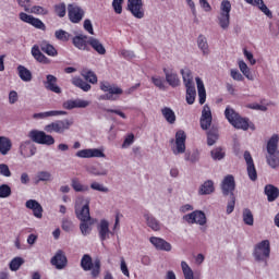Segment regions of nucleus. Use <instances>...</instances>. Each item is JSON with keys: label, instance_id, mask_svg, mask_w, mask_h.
<instances>
[{"label": "nucleus", "instance_id": "obj_3", "mask_svg": "<svg viewBox=\"0 0 279 279\" xmlns=\"http://www.w3.org/2000/svg\"><path fill=\"white\" fill-rule=\"evenodd\" d=\"M225 117L228 119L229 123L236 128L238 130H248L250 129V120L245 118H241L234 109L227 107L225 110Z\"/></svg>", "mask_w": 279, "mask_h": 279}, {"label": "nucleus", "instance_id": "obj_58", "mask_svg": "<svg viewBox=\"0 0 279 279\" xmlns=\"http://www.w3.org/2000/svg\"><path fill=\"white\" fill-rule=\"evenodd\" d=\"M243 53H244V58H246L247 62H248L252 66H254V64H256V59H254V54H253L251 51H248L247 48H244V49H243Z\"/></svg>", "mask_w": 279, "mask_h": 279}, {"label": "nucleus", "instance_id": "obj_39", "mask_svg": "<svg viewBox=\"0 0 279 279\" xmlns=\"http://www.w3.org/2000/svg\"><path fill=\"white\" fill-rule=\"evenodd\" d=\"M161 113L163 119H166L168 123H175V112L171 108L165 107L163 109H161Z\"/></svg>", "mask_w": 279, "mask_h": 279}, {"label": "nucleus", "instance_id": "obj_45", "mask_svg": "<svg viewBox=\"0 0 279 279\" xmlns=\"http://www.w3.org/2000/svg\"><path fill=\"white\" fill-rule=\"evenodd\" d=\"M72 84L74 86H77V88H81L82 90H84L85 93H88V90H90V84L84 82L82 78L80 77H74L72 78Z\"/></svg>", "mask_w": 279, "mask_h": 279}, {"label": "nucleus", "instance_id": "obj_8", "mask_svg": "<svg viewBox=\"0 0 279 279\" xmlns=\"http://www.w3.org/2000/svg\"><path fill=\"white\" fill-rule=\"evenodd\" d=\"M28 137L34 142L37 143L38 145H54L56 144V138L53 136L45 133L44 131H38V130H32L28 133Z\"/></svg>", "mask_w": 279, "mask_h": 279}, {"label": "nucleus", "instance_id": "obj_36", "mask_svg": "<svg viewBox=\"0 0 279 279\" xmlns=\"http://www.w3.org/2000/svg\"><path fill=\"white\" fill-rule=\"evenodd\" d=\"M40 49L41 51H44V53H47V56H51L52 58H56V56H58V50L47 41H43L40 44Z\"/></svg>", "mask_w": 279, "mask_h": 279}, {"label": "nucleus", "instance_id": "obj_44", "mask_svg": "<svg viewBox=\"0 0 279 279\" xmlns=\"http://www.w3.org/2000/svg\"><path fill=\"white\" fill-rule=\"evenodd\" d=\"M81 75L90 84H97V75L88 69H83Z\"/></svg>", "mask_w": 279, "mask_h": 279}, {"label": "nucleus", "instance_id": "obj_57", "mask_svg": "<svg viewBox=\"0 0 279 279\" xmlns=\"http://www.w3.org/2000/svg\"><path fill=\"white\" fill-rule=\"evenodd\" d=\"M112 8L116 14H121V12H123V0H113Z\"/></svg>", "mask_w": 279, "mask_h": 279}, {"label": "nucleus", "instance_id": "obj_34", "mask_svg": "<svg viewBox=\"0 0 279 279\" xmlns=\"http://www.w3.org/2000/svg\"><path fill=\"white\" fill-rule=\"evenodd\" d=\"M10 149H12V141L8 137L0 136V154L5 156Z\"/></svg>", "mask_w": 279, "mask_h": 279}, {"label": "nucleus", "instance_id": "obj_2", "mask_svg": "<svg viewBox=\"0 0 279 279\" xmlns=\"http://www.w3.org/2000/svg\"><path fill=\"white\" fill-rule=\"evenodd\" d=\"M278 143H279V135L274 134L267 143V162L269 167L272 169H276V167H279V151H278Z\"/></svg>", "mask_w": 279, "mask_h": 279}, {"label": "nucleus", "instance_id": "obj_10", "mask_svg": "<svg viewBox=\"0 0 279 279\" xmlns=\"http://www.w3.org/2000/svg\"><path fill=\"white\" fill-rule=\"evenodd\" d=\"M174 156L179 154H184L186 151V133L182 130H179L175 133L174 146L172 147Z\"/></svg>", "mask_w": 279, "mask_h": 279}, {"label": "nucleus", "instance_id": "obj_16", "mask_svg": "<svg viewBox=\"0 0 279 279\" xmlns=\"http://www.w3.org/2000/svg\"><path fill=\"white\" fill-rule=\"evenodd\" d=\"M20 20H22L23 23H28V25H33V27H36L37 29H45V23H43V21L25 12L20 13Z\"/></svg>", "mask_w": 279, "mask_h": 279}, {"label": "nucleus", "instance_id": "obj_30", "mask_svg": "<svg viewBox=\"0 0 279 279\" xmlns=\"http://www.w3.org/2000/svg\"><path fill=\"white\" fill-rule=\"evenodd\" d=\"M32 56L37 60V62H40L41 64H49V58H47L43 52H40V47L35 45L32 48Z\"/></svg>", "mask_w": 279, "mask_h": 279}, {"label": "nucleus", "instance_id": "obj_64", "mask_svg": "<svg viewBox=\"0 0 279 279\" xmlns=\"http://www.w3.org/2000/svg\"><path fill=\"white\" fill-rule=\"evenodd\" d=\"M19 101V93L16 90H11L9 93V104H16Z\"/></svg>", "mask_w": 279, "mask_h": 279}, {"label": "nucleus", "instance_id": "obj_55", "mask_svg": "<svg viewBox=\"0 0 279 279\" xmlns=\"http://www.w3.org/2000/svg\"><path fill=\"white\" fill-rule=\"evenodd\" d=\"M151 82L157 88H160V90L165 88V78H162L161 76H151Z\"/></svg>", "mask_w": 279, "mask_h": 279}, {"label": "nucleus", "instance_id": "obj_42", "mask_svg": "<svg viewBox=\"0 0 279 279\" xmlns=\"http://www.w3.org/2000/svg\"><path fill=\"white\" fill-rule=\"evenodd\" d=\"M22 265H25V259L23 257H14L10 262L9 268L11 269V271H19Z\"/></svg>", "mask_w": 279, "mask_h": 279}, {"label": "nucleus", "instance_id": "obj_25", "mask_svg": "<svg viewBox=\"0 0 279 279\" xmlns=\"http://www.w3.org/2000/svg\"><path fill=\"white\" fill-rule=\"evenodd\" d=\"M87 45H90L92 49L94 51H97L99 56H106V47H104V44L95 37H89L87 39Z\"/></svg>", "mask_w": 279, "mask_h": 279}, {"label": "nucleus", "instance_id": "obj_6", "mask_svg": "<svg viewBox=\"0 0 279 279\" xmlns=\"http://www.w3.org/2000/svg\"><path fill=\"white\" fill-rule=\"evenodd\" d=\"M81 267H83L84 271H92L93 278H97L101 274V262L99 259L93 262V258L88 255L83 256Z\"/></svg>", "mask_w": 279, "mask_h": 279}, {"label": "nucleus", "instance_id": "obj_41", "mask_svg": "<svg viewBox=\"0 0 279 279\" xmlns=\"http://www.w3.org/2000/svg\"><path fill=\"white\" fill-rule=\"evenodd\" d=\"M197 46L203 52L204 56H208L210 53V50L208 49V41L204 37V35H199L197 38Z\"/></svg>", "mask_w": 279, "mask_h": 279}, {"label": "nucleus", "instance_id": "obj_31", "mask_svg": "<svg viewBox=\"0 0 279 279\" xmlns=\"http://www.w3.org/2000/svg\"><path fill=\"white\" fill-rule=\"evenodd\" d=\"M66 114V111H60V110H52V111H45L40 113H35L33 116V119H49V117H61Z\"/></svg>", "mask_w": 279, "mask_h": 279}, {"label": "nucleus", "instance_id": "obj_4", "mask_svg": "<svg viewBox=\"0 0 279 279\" xmlns=\"http://www.w3.org/2000/svg\"><path fill=\"white\" fill-rule=\"evenodd\" d=\"M232 4L228 0H223L220 4V13L217 16V22L221 29H228L230 27V12Z\"/></svg>", "mask_w": 279, "mask_h": 279}, {"label": "nucleus", "instance_id": "obj_60", "mask_svg": "<svg viewBox=\"0 0 279 279\" xmlns=\"http://www.w3.org/2000/svg\"><path fill=\"white\" fill-rule=\"evenodd\" d=\"M217 138H219V134H217V132H209L207 134V144L209 146L215 145V143H217Z\"/></svg>", "mask_w": 279, "mask_h": 279}, {"label": "nucleus", "instance_id": "obj_59", "mask_svg": "<svg viewBox=\"0 0 279 279\" xmlns=\"http://www.w3.org/2000/svg\"><path fill=\"white\" fill-rule=\"evenodd\" d=\"M54 36H56V38H58V40H63V43H66V40H69L71 35H69V33L60 29L54 33Z\"/></svg>", "mask_w": 279, "mask_h": 279}, {"label": "nucleus", "instance_id": "obj_12", "mask_svg": "<svg viewBox=\"0 0 279 279\" xmlns=\"http://www.w3.org/2000/svg\"><path fill=\"white\" fill-rule=\"evenodd\" d=\"M128 8L135 19H143L145 16L143 0H128Z\"/></svg>", "mask_w": 279, "mask_h": 279}, {"label": "nucleus", "instance_id": "obj_9", "mask_svg": "<svg viewBox=\"0 0 279 279\" xmlns=\"http://www.w3.org/2000/svg\"><path fill=\"white\" fill-rule=\"evenodd\" d=\"M269 254H271L269 240H263L255 245L254 256L256 260H267V258H269Z\"/></svg>", "mask_w": 279, "mask_h": 279}, {"label": "nucleus", "instance_id": "obj_5", "mask_svg": "<svg viewBox=\"0 0 279 279\" xmlns=\"http://www.w3.org/2000/svg\"><path fill=\"white\" fill-rule=\"evenodd\" d=\"M71 125H73V120H57L50 124H47L44 130L48 134H64L66 130H71Z\"/></svg>", "mask_w": 279, "mask_h": 279}, {"label": "nucleus", "instance_id": "obj_51", "mask_svg": "<svg viewBox=\"0 0 279 279\" xmlns=\"http://www.w3.org/2000/svg\"><path fill=\"white\" fill-rule=\"evenodd\" d=\"M31 14H38L45 16V14H48L47 9L40 7V5H35V7H29V11H27Z\"/></svg>", "mask_w": 279, "mask_h": 279}, {"label": "nucleus", "instance_id": "obj_32", "mask_svg": "<svg viewBox=\"0 0 279 279\" xmlns=\"http://www.w3.org/2000/svg\"><path fill=\"white\" fill-rule=\"evenodd\" d=\"M17 75L22 80V82H32V71H29L24 65L17 66Z\"/></svg>", "mask_w": 279, "mask_h": 279}, {"label": "nucleus", "instance_id": "obj_35", "mask_svg": "<svg viewBox=\"0 0 279 279\" xmlns=\"http://www.w3.org/2000/svg\"><path fill=\"white\" fill-rule=\"evenodd\" d=\"M185 88H186V96H185L186 102L190 106H193V104H195V97H197V90L195 89V85H190Z\"/></svg>", "mask_w": 279, "mask_h": 279}, {"label": "nucleus", "instance_id": "obj_46", "mask_svg": "<svg viewBox=\"0 0 279 279\" xmlns=\"http://www.w3.org/2000/svg\"><path fill=\"white\" fill-rule=\"evenodd\" d=\"M215 191V185L213 184V181H206L199 190L201 195H210Z\"/></svg>", "mask_w": 279, "mask_h": 279}, {"label": "nucleus", "instance_id": "obj_18", "mask_svg": "<svg viewBox=\"0 0 279 279\" xmlns=\"http://www.w3.org/2000/svg\"><path fill=\"white\" fill-rule=\"evenodd\" d=\"M26 208H28V210L33 211L34 217H36V219H43V205H40V203H38V201L36 199H28L25 204Z\"/></svg>", "mask_w": 279, "mask_h": 279}, {"label": "nucleus", "instance_id": "obj_19", "mask_svg": "<svg viewBox=\"0 0 279 279\" xmlns=\"http://www.w3.org/2000/svg\"><path fill=\"white\" fill-rule=\"evenodd\" d=\"M149 242L151 243V245H154V247H156V250H161L163 252H171V243L165 241L161 238L151 236L149 239Z\"/></svg>", "mask_w": 279, "mask_h": 279}, {"label": "nucleus", "instance_id": "obj_29", "mask_svg": "<svg viewBox=\"0 0 279 279\" xmlns=\"http://www.w3.org/2000/svg\"><path fill=\"white\" fill-rule=\"evenodd\" d=\"M234 191V177L227 175L222 181V193L228 195Z\"/></svg>", "mask_w": 279, "mask_h": 279}, {"label": "nucleus", "instance_id": "obj_26", "mask_svg": "<svg viewBox=\"0 0 279 279\" xmlns=\"http://www.w3.org/2000/svg\"><path fill=\"white\" fill-rule=\"evenodd\" d=\"M89 104L90 102L83 99L68 100L63 104V108H65V110H73V108H86Z\"/></svg>", "mask_w": 279, "mask_h": 279}, {"label": "nucleus", "instance_id": "obj_56", "mask_svg": "<svg viewBox=\"0 0 279 279\" xmlns=\"http://www.w3.org/2000/svg\"><path fill=\"white\" fill-rule=\"evenodd\" d=\"M73 45L77 47V49L85 50L86 49V41L82 37H74Z\"/></svg>", "mask_w": 279, "mask_h": 279}, {"label": "nucleus", "instance_id": "obj_53", "mask_svg": "<svg viewBox=\"0 0 279 279\" xmlns=\"http://www.w3.org/2000/svg\"><path fill=\"white\" fill-rule=\"evenodd\" d=\"M90 189H93V191H98L99 193H109L110 191L106 185L99 182H93Z\"/></svg>", "mask_w": 279, "mask_h": 279}, {"label": "nucleus", "instance_id": "obj_52", "mask_svg": "<svg viewBox=\"0 0 279 279\" xmlns=\"http://www.w3.org/2000/svg\"><path fill=\"white\" fill-rule=\"evenodd\" d=\"M54 12L57 16H60L61 19L63 16H66V4L59 3L54 5Z\"/></svg>", "mask_w": 279, "mask_h": 279}, {"label": "nucleus", "instance_id": "obj_38", "mask_svg": "<svg viewBox=\"0 0 279 279\" xmlns=\"http://www.w3.org/2000/svg\"><path fill=\"white\" fill-rule=\"evenodd\" d=\"M53 180V177L51 175V172L49 171H39L37 172L35 177L36 184L40 182H51Z\"/></svg>", "mask_w": 279, "mask_h": 279}, {"label": "nucleus", "instance_id": "obj_17", "mask_svg": "<svg viewBox=\"0 0 279 279\" xmlns=\"http://www.w3.org/2000/svg\"><path fill=\"white\" fill-rule=\"evenodd\" d=\"M244 160L246 162L250 180L255 181L256 178H258V174L256 173V167L254 166V159L252 158V154H250V151L244 153Z\"/></svg>", "mask_w": 279, "mask_h": 279}, {"label": "nucleus", "instance_id": "obj_21", "mask_svg": "<svg viewBox=\"0 0 279 279\" xmlns=\"http://www.w3.org/2000/svg\"><path fill=\"white\" fill-rule=\"evenodd\" d=\"M45 86L47 90H51V93H56L57 95H60V93H62V89L60 88V86H58V78L51 74L47 75Z\"/></svg>", "mask_w": 279, "mask_h": 279}, {"label": "nucleus", "instance_id": "obj_49", "mask_svg": "<svg viewBox=\"0 0 279 279\" xmlns=\"http://www.w3.org/2000/svg\"><path fill=\"white\" fill-rule=\"evenodd\" d=\"M12 195V187L8 184L0 185V198L5 199V197H10Z\"/></svg>", "mask_w": 279, "mask_h": 279}, {"label": "nucleus", "instance_id": "obj_28", "mask_svg": "<svg viewBox=\"0 0 279 279\" xmlns=\"http://www.w3.org/2000/svg\"><path fill=\"white\" fill-rule=\"evenodd\" d=\"M196 86L198 93V101L201 106H204V104H206V87L204 86V81H202L199 77H196Z\"/></svg>", "mask_w": 279, "mask_h": 279}, {"label": "nucleus", "instance_id": "obj_50", "mask_svg": "<svg viewBox=\"0 0 279 279\" xmlns=\"http://www.w3.org/2000/svg\"><path fill=\"white\" fill-rule=\"evenodd\" d=\"M72 187L77 193H84V191H88V186L81 184V182L77 179L72 180Z\"/></svg>", "mask_w": 279, "mask_h": 279}, {"label": "nucleus", "instance_id": "obj_24", "mask_svg": "<svg viewBox=\"0 0 279 279\" xmlns=\"http://www.w3.org/2000/svg\"><path fill=\"white\" fill-rule=\"evenodd\" d=\"M20 151L24 158H29L36 154V147L29 141H26L21 144Z\"/></svg>", "mask_w": 279, "mask_h": 279}, {"label": "nucleus", "instance_id": "obj_63", "mask_svg": "<svg viewBox=\"0 0 279 279\" xmlns=\"http://www.w3.org/2000/svg\"><path fill=\"white\" fill-rule=\"evenodd\" d=\"M83 27L85 32H88V34H90L92 36L95 35V31L93 29V22H90V20H85Z\"/></svg>", "mask_w": 279, "mask_h": 279}, {"label": "nucleus", "instance_id": "obj_7", "mask_svg": "<svg viewBox=\"0 0 279 279\" xmlns=\"http://www.w3.org/2000/svg\"><path fill=\"white\" fill-rule=\"evenodd\" d=\"M100 89L104 90V93H107L106 95L100 96V99L116 101V99H119V95H123V89H121V87L108 82L100 83Z\"/></svg>", "mask_w": 279, "mask_h": 279}, {"label": "nucleus", "instance_id": "obj_61", "mask_svg": "<svg viewBox=\"0 0 279 279\" xmlns=\"http://www.w3.org/2000/svg\"><path fill=\"white\" fill-rule=\"evenodd\" d=\"M230 73L232 80H235V82H243V80H245V77H243V74H241V72H239V70L236 69H232Z\"/></svg>", "mask_w": 279, "mask_h": 279}, {"label": "nucleus", "instance_id": "obj_1", "mask_svg": "<svg viewBox=\"0 0 279 279\" xmlns=\"http://www.w3.org/2000/svg\"><path fill=\"white\" fill-rule=\"evenodd\" d=\"M90 199L84 196H78L75 204V214L80 219V230L84 236H88L93 231L95 219L90 218Z\"/></svg>", "mask_w": 279, "mask_h": 279}, {"label": "nucleus", "instance_id": "obj_54", "mask_svg": "<svg viewBox=\"0 0 279 279\" xmlns=\"http://www.w3.org/2000/svg\"><path fill=\"white\" fill-rule=\"evenodd\" d=\"M226 156V151L223 150V148H215L214 150H211V158H214V160H221L223 159Z\"/></svg>", "mask_w": 279, "mask_h": 279}, {"label": "nucleus", "instance_id": "obj_37", "mask_svg": "<svg viewBox=\"0 0 279 279\" xmlns=\"http://www.w3.org/2000/svg\"><path fill=\"white\" fill-rule=\"evenodd\" d=\"M181 75L183 77V82L185 87L187 86H195V83H193V74L191 73V70L185 68L181 70Z\"/></svg>", "mask_w": 279, "mask_h": 279}, {"label": "nucleus", "instance_id": "obj_13", "mask_svg": "<svg viewBox=\"0 0 279 279\" xmlns=\"http://www.w3.org/2000/svg\"><path fill=\"white\" fill-rule=\"evenodd\" d=\"M68 15L71 23H80L84 19V11L77 4H69Z\"/></svg>", "mask_w": 279, "mask_h": 279}, {"label": "nucleus", "instance_id": "obj_48", "mask_svg": "<svg viewBox=\"0 0 279 279\" xmlns=\"http://www.w3.org/2000/svg\"><path fill=\"white\" fill-rule=\"evenodd\" d=\"M181 269L185 279H194L193 269H191V266L186 262L181 263Z\"/></svg>", "mask_w": 279, "mask_h": 279}, {"label": "nucleus", "instance_id": "obj_40", "mask_svg": "<svg viewBox=\"0 0 279 279\" xmlns=\"http://www.w3.org/2000/svg\"><path fill=\"white\" fill-rule=\"evenodd\" d=\"M239 69L241 73L246 77V80H254V76L252 75V71L250 70V66H247V63L245 61L240 60L238 62Z\"/></svg>", "mask_w": 279, "mask_h": 279}, {"label": "nucleus", "instance_id": "obj_47", "mask_svg": "<svg viewBox=\"0 0 279 279\" xmlns=\"http://www.w3.org/2000/svg\"><path fill=\"white\" fill-rule=\"evenodd\" d=\"M242 217L246 226H254V215L252 214V210L244 209Z\"/></svg>", "mask_w": 279, "mask_h": 279}, {"label": "nucleus", "instance_id": "obj_62", "mask_svg": "<svg viewBox=\"0 0 279 279\" xmlns=\"http://www.w3.org/2000/svg\"><path fill=\"white\" fill-rule=\"evenodd\" d=\"M0 175H3L4 178H10V175H12V172L10 171L8 165L0 163Z\"/></svg>", "mask_w": 279, "mask_h": 279}, {"label": "nucleus", "instance_id": "obj_20", "mask_svg": "<svg viewBox=\"0 0 279 279\" xmlns=\"http://www.w3.org/2000/svg\"><path fill=\"white\" fill-rule=\"evenodd\" d=\"M51 265H53L56 269H64L66 267V256L62 251H58L52 257Z\"/></svg>", "mask_w": 279, "mask_h": 279}, {"label": "nucleus", "instance_id": "obj_22", "mask_svg": "<svg viewBox=\"0 0 279 279\" xmlns=\"http://www.w3.org/2000/svg\"><path fill=\"white\" fill-rule=\"evenodd\" d=\"M143 217H144L148 228L154 230V232H158V230H160V228H162V225H160V221H158L156 218H154L151 216V214H149V211H144Z\"/></svg>", "mask_w": 279, "mask_h": 279}, {"label": "nucleus", "instance_id": "obj_15", "mask_svg": "<svg viewBox=\"0 0 279 279\" xmlns=\"http://www.w3.org/2000/svg\"><path fill=\"white\" fill-rule=\"evenodd\" d=\"M213 123V111H210V107L205 105L203 107L202 117H201V128L203 130H208Z\"/></svg>", "mask_w": 279, "mask_h": 279}, {"label": "nucleus", "instance_id": "obj_33", "mask_svg": "<svg viewBox=\"0 0 279 279\" xmlns=\"http://www.w3.org/2000/svg\"><path fill=\"white\" fill-rule=\"evenodd\" d=\"M265 193L268 197V202H276L278 199L279 190L278 187L269 184L265 186Z\"/></svg>", "mask_w": 279, "mask_h": 279}, {"label": "nucleus", "instance_id": "obj_11", "mask_svg": "<svg viewBox=\"0 0 279 279\" xmlns=\"http://www.w3.org/2000/svg\"><path fill=\"white\" fill-rule=\"evenodd\" d=\"M187 223H198V226H206V214L201 210H195L183 217Z\"/></svg>", "mask_w": 279, "mask_h": 279}, {"label": "nucleus", "instance_id": "obj_43", "mask_svg": "<svg viewBox=\"0 0 279 279\" xmlns=\"http://www.w3.org/2000/svg\"><path fill=\"white\" fill-rule=\"evenodd\" d=\"M253 5H257V8L264 12L266 14V16H268V19H271L274 16V14L271 13V11L269 10V8H267V5L265 4V2H263V0H253L252 2Z\"/></svg>", "mask_w": 279, "mask_h": 279}, {"label": "nucleus", "instance_id": "obj_27", "mask_svg": "<svg viewBox=\"0 0 279 279\" xmlns=\"http://www.w3.org/2000/svg\"><path fill=\"white\" fill-rule=\"evenodd\" d=\"M163 73L166 75V81L170 86H180V78L178 77V74L173 72V70L163 69Z\"/></svg>", "mask_w": 279, "mask_h": 279}, {"label": "nucleus", "instance_id": "obj_23", "mask_svg": "<svg viewBox=\"0 0 279 279\" xmlns=\"http://www.w3.org/2000/svg\"><path fill=\"white\" fill-rule=\"evenodd\" d=\"M98 232L101 241L110 239V222H108L106 219L100 220L98 225Z\"/></svg>", "mask_w": 279, "mask_h": 279}, {"label": "nucleus", "instance_id": "obj_14", "mask_svg": "<svg viewBox=\"0 0 279 279\" xmlns=\"http://www.w3.org/2000/svg\"><path fill=\"white\" fill-rule=\"evenodd\" d=\"M77 158H106L104 151L99 148H86L76 153Z\"/></svg>", "mask_w": 279, "mask_h": 279}]
</instances>
